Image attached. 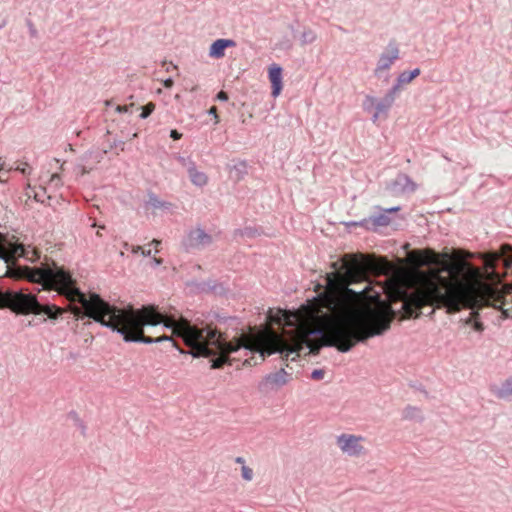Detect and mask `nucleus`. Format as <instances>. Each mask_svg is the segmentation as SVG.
Here are the masks:
<instances>
[{"label":"nucleus","instance_id":"obj_22","mask_svg":"<svg viewBox=\"0 0 512 512\" xmlns=\"http://www.w3.org/2000/svg\"><path fill=\"white\" fill-rule=\"evenodd\" d=\"M500 252L504 266L506 268H512V246L509 244H503Z\"/></svg>","mask_w":512,"mask_h":512},{"label":"nucleus","instance_id":"obj_24","mask_svg":"<svg viewBox=\"0 0 512 512\" xmlns=\"http://www.w3.org/2000/svg\"><path fill=\"white\" fill-rule=\"evenodd\" d=\"M316 33L311 29H305L300 37L302 45L313 43L316 40Z\"/></svg>","mask_w":512,"mask_h":512},{"label":"nucleus","instance_id":"obj_23","mask_svg":"<svg viewBox=\"0 0 512 512\" xmlns=\"http://www.w3.org/2000/svg\"><path fill=\"white\" fill-rule=\"evenodd\" d=\"M413 79L411 78V76L408 74V71H403L401 72L397 79H396V82L394 83V85L391 87V88H396V94H398L399 90H400V87L403 85V84H408L412 81Z\"/></svg>","mask_w":512,"mask_h":512},{"label":"nucleus","instance_id":"obj_14","mask_svg":"<svg viewBox=\"0 0 512 512\" xmlns=\"http://www.w3.org/2000/svg\"><path fill=\"white\" fill-rule=\"evenodd\" d=\"M490 392L498 399L511 400L512 399V376L507 378L501 385L493 384L490 386Z\"/></svg>","mask_w":512,"mask_h":512},{"label":"nucleus","instance_id":"obj_40","mask_svg":"<svg viewBox=\"0 0 512 512\" xmlns=\"http://www.w3.org/2000/svg\"><path fill=\"white\" fill-rule=\"evenodd\" d=\"M76 170H77V174H80V175H84L85 173L89 172V170H87L86 167L83 165H78L76 167Z\"/></svg>","mask_w":512,"mask_h":512},{"label":"nucleus","instance_id":"obj_35","mask_svg":"<svg viewBox=\"0 0 512 512\" xmlns=\"http://www.w3.org/2000/svg\"><path fill=\"white\" fill-rule=\"evenodd\" d=\"M455 270H456L455 267L452 266L451 264H444L442 267V271L447 272L448 274L454 273Z\"/></svg>","mask_w":512,"mask_h":512},{"label":"nucleus","instance_id":"obj_13","mask_svg":"<svg viewBox=\"0 0 512 512\" xmlns=\"http://www.w3.org/2000/svg\"><path fill=\"white\" fill-rule=\"evenodd\" d=\"M236 42L232 39H217L215 40L209 49V56L215 59H220L225 55V49L234 47Z\"/></svg>","mask_w":512,"mask_h":512},{"label":"nucleus","instance_id":"obj_19","mask_svg":"<svg viewBox=\"0 0 512 512\" xmlns=\"http://www.w3.org/2000/svg\"><path fill=\"white\" fill-rule=\"evenodd\" d=\"M402 417L405 420H416V421L423 420V415H422L421 409L416 406H411V405H408L403 409Z\"/></svg>","mask_w":512,"mask_h":512},{"label":"nucleus","instance_id":"obj_31","mask_svg":"<svg viewBox=\"0 0 512 512\" xmlns=\"http://www.w3.org/2000/svg\"><path fill=\"white\" fill-rule=\"evenodd\" d=\"M241 475L246 481H251L253 479V471L246 465L241 466Z\"/></svg>","mask_w":512,"mask_h":512},{"label":"nucleus","instance_id":"obj_32","mask_svg":"<svg viewBox=\"0 0 512 512\" xmlns=\"http://www.w3.org/2000/svg\"><path fill=\"white\" fill-rule=\"evenodd\" d=\"M324 374H325L324 370H322V369H315L311 373V378L313 380H320V379H322L324 377Z\"/></svg>","mask_w":512,"mask_h":512},{"label":"nucleus","instance_id":"obj_9","mask_svg":"<svg viewBox=\"0 0 512 512\" xmlns=\"http://www.w3.org/2000/svg\"><path fill=\"white\" fill-rule=\"evenodd\" d=\"M290 380L291 374L287 373L284 368H281L274 373L265 375L259 383V389L265 391L276 390L286 385Z\"/></svg>","mask_w":512,"mask_h":512},{"label":"nucleus","instance_id":"obj_8","mask_svg":"<svg viewBox=\"0 0 512 512\" xmlns=\"http://www.w3.org/2000/svg\"><path fill=\"white\" fill-rule=\"evenodd\" d=\"M400 50L395 41H390L385 49L379 56L374 75L380 76L381 72L387 71L391 68L393 63L399 59Z\"/></svg>","mask_w":512,"mask_h":512},{"label":"nucleus","instance_id":"obj_33","mask_svg":"<svg viewBox=\"0 0 512 512\" xmlns=\"http://www.w3.org/2000/svg\"><path fill=\"white\" fill-rule=\"evenodd\" d=\"M45 194L46 188H41L39 192L35 193L34 198L36 201L43 203Z\"/></svg>","mask_w":512,"mask_h":512},{"label":"nucleus","instance_id":"obj_45","mask_svg":"<svg viewBox=\"0 0 512 512\" xmlns=\"http://www.w3.org/2000/svg\"><path fill=\"white\" fill-rule=\"evenodd\" d=\"M143 248L141 246H131V252L133 254L142 253Z\"/></svg>","mask_w":512,"mask_h":512},{"label":"nucleus","instance_id":"obj_1","mask_svg":"<svg viewBox=\"0 0 512 512\" xmlns=\"http://www.w3.org/2000/svg\"><path fill=\"white\" fill-rule=\"evenodd\" d=\"M23 278L30 282L41 284L43 289H53L70 301L68 311L77 319L86 317L93 319L101 326L120 334L125 342L160 343L171 342L181 353L177 343L169 336L152 338L144 335V326H157L163 324L165 328L170 322L179 323L188 320L180 316L164 315L155 306H142L134 308L131 305L120 308L105 301L99 294L90 293L87 297L77 286L70 272L53 263L51 266L26 268Z\"/></svg>","mask_w":512,"mask_h":512},{"label":"nucleus","instance_id":"obj_10","mask_svg":"<svg viewBox=\"0 0 512 512\" xmlns=\"http://www.w3.org/2000/svg\"><path fill=\"white\" fill-rule=\"evenodd\" d=\"M377 212L361 220V227L368 231H377L380 227H386L391 223L390 216L382 207L376 206Z\"/></svg>","mask_w":512,"mask_h":512},{"label":"nucleus","instance_id":"obj_55","mask_svg":"<svg viewBox=\"0 0 512 512\" xmlns=\"http://www.w3.org/2000/svg\"><path fill=\"white\" fill-rule=\"evenodd\" d=\"M243 234H250V232H248V230H245Z\"/></svg>","mask_w":512,"mask_h":512},{"label":"nucleus","instance_id":"obj_12","mask_svg":"<svg viewBox=\"0 0 512 512\" xmlns=\"http://www.w3.org/2000/svg\"><path fill=\"white\" fill-rule=\"evenodd\" d=\"M282 67L278 64H272L269 68V80L271 82L272 92L271 95L276 98L280 95L282 90Z\"/></svg>","mask_w":512,"mask_h":512},{"label":"nucleus","instance_id":"obj_48","mask_svg":"<svg viewBox=\"0 0 512 512\" xmlns=\"http://www.w3.org/2000/svg\"><path fill=\"white\" fill-rule=\"evenodd\" d=\"M210 115H214L215 118H217V110L216 107H211L208 111Z\"/></svg>","mask_w":512,"mask_h":512},{"label":"nucleus","instance_id":"obj_53","mask_svg":"<svg viewBox=\"0 0 512 512\" xmlns=\"http://www.w3.org/2000/svg\"><path fill=\"white\" fill-rule=\"evenodd\" d=\"M124 248L128 250V249H130V248H131V246H130L128 243H125V244H124Z\"/></svg>","mask_w":512,"mask_h":512},{"label":"nucleus","instance_id":"obj_3","mask_svg":"<svg viewBox=\"0 0 512 512\" xmlns=\"http://www.w3.org/2000/svg\"><path fill=\"white\" fill-rule=\"evenodd\" d=\"M172 330L174 336L183 340L190 348L187 352L194 358L218 355L212 360L213 369L222 368L224 364L232 361H241L243 365L254 366L262 363L267 356L281 351L279 341L275 338L266 342L265 334L252 337L242 333L239 337L228 341L216 329L206 326L198 327L189 320L179 323L170 322L166 325Z\"/></svg>","mask_w":512,"mask_h":512},{"label":"nucleus","instance_id":"obj_50","mask_svg":"<svg viewBox=\"0 0 512 512\" xmlns=\"http://www.w3.org/2000/svg\"><path fill=\"white\" fill-rule=\"evenodd\" d=\"M144 257H148L151 255V250H142V253H141Z\"/></svg>","mask_w":512,"mask_h":512},{"label":"nucleus","instance_id":"obj_49","mask_svg":"<svg viewBox=\"0 0 512 512\" xmlns=\"http://www.w3.org/2000/svg\"><path fill=\"white\" fill-rule=\"evenodd\" d=\"M235 462L238 464H241L242 466L245 465V459L243 457H236Z\"/></svg>","mask_w":512,"mask_h":512},{"label":"nucleus","instance_id":"obj_4","mask_svg":"<svg viewBox=\"0 0 512 512\" xmlns=\"http://www.w3.org/2000/svg\"><path fill=\"white\" fill-rule=\"evenodd\" d=\"M503 297L502 291L497 287L476 288L437 273L416 293L406 298L402 308L407 317H418V314L414 315L415 311L425 305L445 308L447 313H456L462 308L475 310L483 306H492L501 309L505 318H510L512 310L502 309L498 305L503 303Z\"/></svg>","mask_w":512,"mask_h":512},{"label":"nucleus","instance_id":"obj_21","mask_svg":"<svg viewBox=\"0 0 512 512\" xmlns=\"http://www.w3.org/2000/svg\"><path fill=\"white\" fill-rule=\"evenodd\" d=\"M153 209H164L168 210L172 207V203L161 200L157 195L154 193H149L148 195V201L146 203Z\"/></svg>","mask_w":512,"mask_h":512},{"label":"nucleus","instance_id":"obj_17","mask_svg":"<svg viewBox=\"0 0 512 512\" xmlns=\"http://www.w3.org/2000/svg\"><path fill=\"white\" fill-rule=\"evenodd\" d=\"M346 266V274L348 278H354L358 274H361L364 269L365 265L358 259H353L350 262L345 264Z\"/></svg>","mask_w":512,"mask_h":512},{"label":"nucleus","instance_id":"obj_44","mask_svg":"<svg viewBox=\"0 0 512 512\" xmlns=\"http://www.w3.org/2000/svg\"><path fill=\"white\" fill-rule=\"evenodd\" d=\"M327 283L331 287L335 286L336 285V276H329L327 279Z\"/></svg>","mask_w":512,"mask_h":512},{"label":"nucleus","instance_id":"obj_42","mask_svg":"<svg viewBox=\"0 0 512 512\" xmlns=\"http://www.w3.org/2000/svg\"><path fill=\"white\" fill-rule=\"evenodd\" d=\"M173 84H174V81H173V79H172V78H167V79H165V80L163 81V85H164V87H166V88H171V87L173 86Z\"/></svg>","mask_w":512,"mask_h":512},{"label":"nucleus","instance_id":"obj_20","mask_svg":"<svg viewBox=\"0 0 512 512\" xmlns=\"http://www.w3.org/2000/svg\"><path fill=\"white\" fill-rule=\"evenodd\" d=\"M201 290L205 292H212L214 294L222 295L226 292L225 287L214 280H208L201 284Z\"/></svg>","mask_w":512,"mask_h":512},{"label":"nucleus","instance_id":"obj_18","mask_svg":"<svg viewBox=\"0 0 512 512\" xmlns=\"http://www.w3.org/2000/svg\"><path fill=\"white\" fill-rule=\"evenodd\" d=\"M247 172V164L245 161H239L230 167V177L234 181L243 179Z\"/></svg>","mask_w":512,"mask_h":512},{"label":"nucleus","instance_id":"obj_26","mask_svg":"<svg viewBox=\"0 0 512 512\" xmlns=\"http://www.w3.org/2000/svg\"><path fill=\"white\" fill-rule=\"evenodd\" d=\"M377 99L373 96L367 95L363 101V108L370 111L372 108L376 109Z\"/></svg>","mask_w":512,"mask_h":512},{"label":"nucleus","instance_id":"obj_47","mask_svg":"<svg viewBox=\"0 0 512 512\" xmlns=\"http://www.w3.org/2000/svg\"><path fill=\"white\" fill-rule=\"evenodd\" d=\"M114 146L119 147L121 151H124L125 149V143L123 141L115 142Z\"/></svg>","mask_w":512,"mask_h":512},{"label":"nucleus","instance_id":"obj_6","mask_svg":"<svg viewBox=\"0 0 512 512\" xmlns=\"http://www.w3.org/2000/svg\"><path fill=\"white\" fill-rule=\"evenodd\" d=\"M363 441L364 437L348 433H342L336 437L337 446L343 454L349 457H359L365 454Z\"/></svg>","mask_w":512,"mask_h":512},{"label":"nucleus","instance_id":"obj_15","mask_svg":"<svg viewBox=\"0 0 512 512\" xmlns=\"http://www.w3.org/2000/svg\"><path fill=\"white\" fill-rule=\"evenodd\" d=\"M392 188L397 192H413L416 190V184L406 174H399L392 182Z\"/></svg>","mask_w":512,"mask_h":512},{"label":"nucleus","instance_id":"obj_46","mask_svg":"<svg viewBox=\"0 0 512 512\" xmlns=\"http://www.w3.org/2000/svg\"><path fill=\"white\" fill-rule=\"evenodd\" d=\"M116 111H117L118 113H124V112H127V111H128V107H127V106H120V105H119V106H117V107H116Z\"/></svg>","mask_w":512,"mask_h":512},{"label":"nucleus","instance_id":"obj_37","mask_svg":"<svg viewBox=\"0 0 512 512\" xmlns=\"http://www.w3.org/2000/svg\"><path fill=\"white\" fill-rule=\"evenodd\" d=\"M421 73L419 68H415L411 71H408V74L411 76L412 79H415L417 76H419Z\"/></svg>","mask_w":512,"mask_h":512},{"label":"nucleus","instance_id":"obj_38","mask_svg":"<svg viewBox=\"0 0 512 512\" xmlns=\"http://www.w3.org/2000/svg\"><path fill=\"white\" fill-rule=\"evenodd\" d=\"M361 220L360 221H349V222H345L344 225L349 228V227H356V226H359L361 227Z\"/></svg>","mask_w":512,"mask_h":512},{"label":"nucleus","instance_id":"obj_16","mask_svg":"<svg viewBox=\"0 0 512 512\" xmlns=\"http://www.w3.org/2000/svg\"><path fill=\"white\" fill-rule=\"evenodd\" d=\"M188 176L192 184L197 187H204L208 183V176L204 172L199 171L197 167L188 172Z\"/></svg>","mask_w":512,"mask_h":512},{"label":"nucleus","instance_id":"obj_52","mask_svg":"<svg viewBox=\"0 0 512 512\" xmlns=\"http://www.w3.org/2000/svg\"><path fill=\"white\" fill-rule=\"evenodd\" d=\"M5 26H6V21H5V20H3V21H2V23L0 24V30H1L2 28H4Z\"/></svg>","mask_w":512,"mask_h":512},{"label":"nucleus","instance_id":"obj_28","mask_svg":"<svg viewBox=\"0 0 512 512\" xmlns=\"http://www.w3.org/2000/svg\"><path fill=\"white\" fill-rule=\"evenodd\" d=\"M155 109V104L150 102L148 104H146L145 106L142 107V112L140 114V118L141 119H146L148 118L151 113L154 111Z\"/></svg>","mask_w":512,"mask_h":512},{"label":"nucleus","instance_id":"obj_11","mask_svg":"<svg viewBox=\"0 0 512 512\" xmlns=\"http://www.w3.org/2000/svg\"><path fill=\"white\" fill-rule=\"evenodd\" d=\"M396 97V88H390L382 99L377 100L376 110L371 118L373 123H376L381 115H387L388 111L394 104Z\"/></svg>","mask_w":512,"mask_h":512},{"label":"nucleus","instance_id":"obj_30","mask_svg":"<svg viewBox=\"0 0 512 512\" xmlns=\"http://www.w3.org/2000/svg\"><path fill=\"white\" fill-rule=\"evenodd\" d=\"M60 186H62V180L59 174L55 173L51 175L50 181H49V187L57 189Z\"/></svg>","mask_w":512,"mask_h":512},{"label":"nucleus","instance_id":"obj_29","mask_svg":"<svg viewBox=\"0 0 512 512\" xmlns=\"http://www.w3.org/2000/svg\"><path fill=\"white\" fill-rule=\"evenodd\" d=\"M70 416L74 419L75 425L80 429L82 435L86 434V426L84 422L78 417L75 412L70 413Z\"/></svg>","mask_w":512,"mask_h":512},{"label":"nucleus","instance_id":"obj_51","mask_svg":"<svg viewBox=\"0 0 512 512\" xmlns=\"http://www.w3.org/2000/svg\"><path fill=\"white\" fill-rule=\"evenodd\" d=\"M160 243H161V242H160L159 240H156V239H154V240L152 241V244H153L154 246H156V247H157L158 245H160Z\"/></svg>","mask_w":512,"mask_h":512},{"label":"nucleus","instance_id":"obj_2","mask_svg":"<svg viewBox=\"0 0 512 512\" xmlns=\"http://www.w3.org/2000/svg\"><path fill=\"white\" fill-rule=\"evenodd\" d=\"M346 293L370 300L373 304H368L359 310L341 313L328 324L326 329L314 328L302 336L284 337L275 331L267 332L266 342L275 338L281 346V351L276 353L286 358L295 354L291 358L294 361L304 347L308 348L309 353L313 355H317L324 346L336 347L338 351L346 353L357 343H364L371 337L382 335L390 328L394 312L390 305L381 299L379 292L370 294V287L366 285L361 291L346 288Z\"/></svg>","mask_w":512,"mask_h":512},{"label":"nucleus","instance_id":"obj_5","mask_svg":"<svg viewBox=\"0 0 512 512\" xmlns=\"http://www.w3.org/2000/svg\"><path fill=\"white\" fill-rule=\"evenodd\" d=\"M2 308H9L21 315L44 314L50 320H57L66 311L55 304L41 303L35 294L23 289L0 292V309Z\"/></svg>","mask_w":512,"mask_h":512},{"label":"nucleus","instance_id":"obj_43","mask_svg":"<svg viewBox=\"0 0 512 512\" xmlns=\"http://www.w3.org/2000/svg\"><path fill=\"white\" fill-rule=\"evenodd\" d=\"M217 99H219L221 101H227L228 100V96H227V94L224 91H220L217 94Z\"/></svg>","mask_w":512,"mask_h":512},{"label":"nucleus","instance_id":"obj_34","mask_svg":"<svg viewBox=\"0 0 512 512\" xmlns=\"http://www.w3.org/2000/svg\"><path fill=\"white\" fill-rule=\"evenodd\" d=\"M27 25H28V28H29L30 36L31 37H36L37 36V30L34 27L33 23L30 20H28L27 21Z\"/></svg>","mask_w":512,"mask_h":512},{"label":"nucleus","instance_id":"obj_39","mask_svg":"<svg viewBox=\"0 0 512 512\" xmlns=\"http://www.w3.org/2000/svg\"><path fill=\"white\" fill-rule=\"evenodd\" d=\"M473 328H474L476 331H478V332H482V331L484 330V326H483V324H482L481 322H479V321H475V322L473 323Z\"/></svg>","mask_w":512,"mask_h":512},{"label":"nucleus","instance_id":"obj_25","mask_svg":"<svg viewBox=\"0 0 512 512\" xmlns=\"http://www.w3.org/2000/svg\"><path fill=\"white\" fill-rule=\"evenodd\" d=\"M179 164L186 169L187 173L196 167V163L191 157L177 156Z\"/></svg>","mask_w":512,"mask_h":512},{"label":"nucleus","instance_id":"obj_54","mask_svg":"<svg viewBox=\"0 0 512 512\" xmlns=\"http://www.w3.org/2000/svg\"><path fill=\"white\" fill-rule=\"evenodd\" d=\"M154 261H155V264H157V265H159L161 263V260L156 259V258L154 259Z\"/></svg>","mask_w":512,"mask_h":512},{"label":"nucleus","instance_id":"obj_41","mask_svg":"<svg viewBox=\"0 0 512 512\" xmlns=\"http://www.w3.org/2000/svg\"><path fill=\"white\" fill-rule=\"evenodd\" d=\"M383 210H384L388 215H390V213L400 211V210H401V207H400V206H394V207L386 208V209H384V208H383Z\"/></svg>","mask_w":512,"mask_h":512},{"label":"nucleus","instance_id":"obj_27","mask_svg":"<svg viewBox=\"0 0 512 512\" xmlns=\"http://www.w3.org/2000/svg\"><path fill=\"white\" fill-rule=\"evenodd\" d=\"M423 265H436L437 263V255L435 252L430 251L426 257H424L421 261Z\"/></svg>","mask_w":512,"mask_h":512},{"label":"nucleus","instance_id":"obj_36","mask_svg":"<svg viewBox=\"0 0 512 512\" xmlns=\"http://www.w3.org/2000/svg\"><path fill=\"white\" fill-rule=\"evenodd\" d=\"M170 137L173 140H179L182 137V134L178 132L177 130L173 129L170 131Z\"/></svg>","mask_w":512,"mask_h":512},{"label":"nucleus","instance_id":"obj_7","mask_svg":"<svg viewBox=\"0 0 512 512\" xmlns=\"http://www.w3.org/2000/svg\"><path fill=\"white\" fill-rule=\"evenodd\" d=\"M212 236L205 232L201 227L191 229L184 238L182 245L185 251L200 250L212 243Z\"/></svg>","mask_w":512,"mask_h":512}]
</instances>
